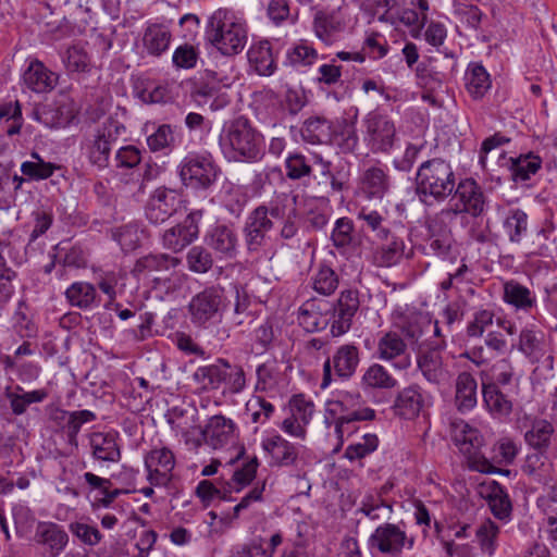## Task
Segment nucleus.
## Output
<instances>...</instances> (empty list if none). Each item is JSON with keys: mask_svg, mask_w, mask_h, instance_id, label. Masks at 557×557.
Returning <instances> with one entry per match:
<instances>
[{"mask_svg": "<svg viewBox=\"0 0 557 557\" xmlns=\"http://www.w3.org/2000/svg\"><path fill=\"white\" fill-rule=\"evenodd\" d=\"M374 418L375 410L366 405L359 392L336 391L325 403L324 423L334 429L341 443L356 431V422Z\"/></svg>", "mask_w": 557, "mask_h": 557, "instance_id": "nucleus-1", "label": "nucleus"}, {"mask_svg": "<svg viewBox=\"0 0 557 557\" xmlns=\"http://www.w3.org/2000/svg\"><path fill=\"white\" fill-rule=\"evenodd\" d=\"M521 471L536 482H546L554 471L550 451L534 449L529 453L521 466Z\"/></svg>", "mask_w": 557, "mask_h": 557, "instance_id": "nucleus-37", "label": "nucleus"}, {"mask_svg": "<svg viewBox=\"0 0 557 557\" xmlns=\"http://www.w3.org/2000/svg\"><path fill=\"white\" fill-rule=\"evenodd\" d=\"M221 387L223 395H235L246 388V375L244 369L238 364H232L221 359Z\"/></svg>", "mask_w": 557, "mask_h": 557, "instance_id": "nucleus-52", "label": "nucleus"}, {"mask_svg": "<svg viewBox=\"0 0 557 557\" xmlns=\"http://www.w3.org/2000/svg\"><path fill=\"white\" fill-rule=\"evenodd\" d=\"M219 147L228 161L257 162L263 154V136L245 116L224 122Z\"/></svg>", "mask_w": 557, "mask_h": 557, "instance_id": "nucleus-2", "label": "nucleus"}, {"mask_svg": "<svg viewBox=\"0 0 557 557\" xmlns=\"http://www.w3.org/2000/svg\"><path fill=\"white\" fill-rule=\"evenodd\" d=\"M502 300L516 312L530 313L537 307L535 292L513 278L503 283Z\"/></svg>", "mask_w": 557, "mask_h": 557, "instance_id": "nucleus-26", "label": "nucleus"}, {"mask_svg": "<svg viewBox=\"0 0 557 557\" xmlns=\"http://www.w3.org/2000/svg\"><path fill=\"white\" fill-rule=\"evenodd\" d=\"M166 420L174 435L182 437L187 446L191 448L201 446V438L199 437L196 414L194 412L188 414L183 409L173 408L166 414Z\"/></svg>", "mask_w": 557, "mask_h": 557, "instance_id": "nucleus-27", "label": "nucleus"}, {"mask_svg": "<svg viewBox=\"0 0 557 557\" xmlns=\"http://www.w3.org/2000/svg\"><path fill=\"white\" fill-rule=\"evenodd\" d=\"M517 349L524 358L535 366L532 375L537 380H547L553 375L555 359L545 339V335L535 325H528L521 329Z\"/></svg>", "mask_w": 557, "mask_h": 557, "instance_id": "nucleus-5", "label": "nucleus"}, {"mask_svg": "<svg viewBox=\"0 0 557 557\" xmlns=\"http://www.w3.org/2000/svg\"><path fill=\"white\" fill-rule=\"evenodd\" d=\"M286 176L292 181H300L310 177L312 164L310 160L299 151L289 152L284 162Z\"/></svg>", "mask_w": 557, "mask_h": 557, "instance_id": "nucleus-63", "label": "nucleus"}, {"mask_svg": "<svg viewBox=\"0 0 557 557\" xmlns=\"http://www.w3.org/2000/svg\"><path fill=\"white\" fill-rule=\"evenodd\" d=\"M171 38V32L166 26L153 24L146 28L143 42L149 54L160 55L168 50Z\"/></svg>", "mask_w": 557, "mask_h": 557, "instance_id": "nucleus-53", "label": "nucleus"}, {"mask_svg": "<svg viewBox=\"0 0 557 557\" xmlns=\"http://www.w3.org/2000/svg\"><path fill=\"white\" fill-rule=\"evenodd\" d=\"M375 356L388 362L396 370L404 371L411 366V356L403 334L397 331L381 332L376 342Z\"/></svg>", "mask_w": 557, "mask_h": 557, "instance_id": "nucleus-14", "label": "nucleus"}, {"mask_svg": "<svg viewBox=\"0 0 557 557\" xmlns=\"http://www.w3.org/2000/svg\"><path fill=\"white\" fill-rule=\"evenodd\" d=\"M329 144L336 145L342 152H354L359 146L356 121L341 119L333 122L332 140Z\"/></svg>", "mask_w": 557, "mask_h": 557, "instance_id": "nucleus-40", "label": "nucleus"}, {"mask_svg": "<svg viewBox=\"0 0 557 557\" xmlns=\"http://www.w3.org/2000/svg\"><path fill=\"white\" fill-rule=\"evenodd\" d=\"M360 362L359 348L354 344H345L339 346L333 354L332 358H327L323 364V379L321 386L327 387L334 375L342 380L350 379Z\"/></svg>", "mask_w": 557, "mask_h": 557, "instance_id": "nucleus-15", "label": "nucleus"}, {"mask_svg": "<svg viewBox=\"0 0 557 557\" xmlns=\"http://www.w3.org/2000/svg\"><path fill=\"white\" fill-rule=\"evenodd\" d=\"M65 297L73 307L90 310L100 305L96 287L87 282H75L65 290Z\"/></svg>", "mask_w": 557, "mask_h": 557, "instance_id": "nucleus-46", "label": "nucleus"}, {"mask_svg": "<svg viewBox=\"0 0 557 557\" xmlns=\"http://www.w3.org/2000/svg\"><path fill=\"white\" fill-rule=\"evenodd\" d=\"M188 308L195 325L208 327L218 324L226 308L224 292L219 287L206 288L191 298Z\"/></svg>", "mask_w": 557, "mask_h": 557, "instance_id": "nucleus-9", "label": "nucleus"}, {"mask_svg": "<svg viewBox=\"0 0 557 557\" xmlns=\"http://www.w3.org/2000/svg\"><path fill=\"white\" fill-rule=\"evenodd\" d=\"M555 433L554 425L546 419H534L524 433L525 443L533 449L549 450Z\"/></svg>", "mask_w": 557, "mask_h": 557, "instance_id": "nucleus-50", "label": "nucleus"}, {"mask_svg": "<svg viewBox=\"0 0 557 557\" xmlns=\"http://www.w3.org/2000/svg\"><path fill=\"white\" fill-rule=\"evenodd\" d=\"M208 247L219 259L231 260L238 252V237L232 226L220 224L208 231L205 238Z\"/></svg>", "mask_w": 557, "mask_h": 557, "instance_id": "nucleus-25", "label": "nucleus"}, {"mask_svg": "<svg viewBox=\"0 0 557 557\" xmlns=\"http://www.w3.org/2000/svg\"><path fill=\"white\" fill-rule=\"evenodd\" d=\"M476 379L467 371L460 372L455 381V406L461 413L471 411L478 404Z\"/></svg>", "mask_w": 557, "mask_h": 557, "instance_id": "nucleus-36", "label": "nucleus"}, {"mask_svg": "<svg viewBox=\"0 0 557 557\" xmlns=\"http://www.w3.org/2000/svg\"><path fill=\"white\" fill-rule=\"evenodd\" d=\"M201 218V210L191 211L183 223L166 230L162 236L163 246L174 252L183 250L198 237Z\"/></svg>", "mask_w": 557, "mask_h": 557, "instance_id": "nucleus-21", "label": "nucleus"}, {"mask_svg": "<svg viewBox=\"0 0 557 557\" xmlns=\"http://www.w3.org/2000/svg\"><path fill=\"white\" fill-rule=\"evenodd\" d=\"M449 433L453 442L462 454H475L484 443L481 432L459 418L450 420Z\"/></svg>", "mask_w": 557, "mask_h": 557, "instance_id": "nucleus-32", "label": "nucleus"}, {"mask_svg": "<svg viewBox=\"0 0 557 557\" xmlns=\"http://www.w3.org/2000/svg\"><path fill=\"white\" fill-rule=\"evenodd\" d=\"M78 486L81 488L87 487L89 492H100L107 503H111L121 494L120 490L111 488L112 483L109 479L101 478L92 472H85L83 475H81L78 478Z\"/></svg>", "mask_w": 557, "mask_h": 557, "instance_id": "nucleus-62", "label": "nucleus"}, {"mask_svg": "<svg viewBox=\"0 0 557 557\" xmlns=\"http://www.w3.org/2000/svg\"><path fill=\"white\" fill-rule=\"evenodd\" d=\"M358 308L359 298L357 292L349 289L341 293L331 325V332L334 336H341L349 331Z\"/></svg>", "mask_w": 557, "mask_h": 557, "instance_id": "nucleus-33", "label": "nucleus"}, {"mask_svg": "<svg viewBox=\"0 0 557 557\" xmlns=\"http://www.w3.org/2000/svg\"><path fill=\"white\" fill-rule=\"evenodd\" d=\"M416 540L404 523L384 522L368 539V548L374 557H400L405 549H412Z\"/></svg>", "mask_w": 557, "mask_h": 557, "instance_id": "nucleus-7", "label": "nucleus"}, {"mask_svg": "<svg viewBox=\"0 0 557 557\" xmlns=\"http://www.w3.org/2000/svg\"><path fill=\"white\" fill-rule=\"evenodd\" d=\"M362 140L366 147L374 154L389 153L398 138L394 120L379 109L368 112L362 121Z\"/></svg>", "mask_w": 557, "mask_h": 557, "instance_id": "nucleus-6", "label": "nucleus"}, {"mask_svg": "<svg viewBox=\"0 0 557 557\" xmlns=\"http://www.w3.org/2000/svg\"><path fill=\"white\" fill-rule=\"evenodd\" d=\"M206 38L223 55L237 54L247 42L246 23L235 11L218 9L208 21Z\"/></svg>", "mask_w": 557, "mask_h": 557, "instance_id": "nucleus-3", "label": "nucleus"}, {"mask_svg": "<svg viewBox=\"0 0 557 557\" xmlns=\"http://www.w3.org/2000/svg\"><path fill=\"white\" fill-rule=\"evenodd\" d=\"M495 313L491 309L481 308L473 312L467 322L466 335L469 338H481L494 324Z\"/></svg>", "mask_w": 557, "mask_h": 557, "instance_id": "nucleus-64", "label": "nucleus"}, {"mask_svg": "<svg viewBox=\"0 0 557 557\" xmlns=\"http://www.w3.org/2000/svg\"><path fill=\"white\" fill-rule=\"evenodd\" d=\"M123 131L124 127L117 121L108 120L87 139L86 152L94 165L99 169L108 166L112 145Z\"/></svg>", "mask_w": 557, "mask_h": 557, "instance_id": "nucleus-12", "label": "nucleus"}, {"mask_svg": "<svg viewBox=\"0 0 557 557\" xmlns=\"http://www.w3.org/2000/svg\"><path fill=\"white\" fill-rule=\"evenodd\" d=\"M480 495L487 502L493 516L502 523H508L512 518V505L508 493L496 481H487L480 485Z\"/></svg>", "mask_w": 557, "mask_h": 557, "instance_id": "nucleus-24", "label": "nucleus"}, {"mask_svg": "<svg viewBox=\"0 0 557 557\" xmlns=\"http://www.w3.org/2000/svg\"><path fill=\"white\" fill-rule=\"evenodd\" d=\"M119 434L114 431H92L88 435L89 447L94 459L106 462H119L121 449Z\"/></svg>", "mask_w": 557, "mask_h": 557, "instance_id": "nucleus-30", "label": "nucleus"}, {"mask_svg": "<svg viewBox=\"0 0 557 557\" xmlns=\"http://www.w3.org/2000/svg\"><path fill=\"white\" fill-rule=\"evenodd\" d=\"M391 186L389 169L382 162L368 166L360 176L359 190L368 200L383 199Z\"/></svg>", "mask_w": 557, "mask_h": 557, "instance_id": "nucleus-20", "label": "nucleus"}, {"mask_svg": "<svg viewBox=\"0 0 557 557\" xmlns=\"http://www.w3.org/2000/svg\"><path fill=\"white\" fill-rule=\"evenodd\" d=\"M250 67L261 76L272 75L276 69V57L269 40L252 42L247 51Z\"/></svg>", "mask_w": 557, "mask_h": 557, "instance_id": "nucleus-34", "label": "nucleus"}, {"mask_svg": "<svg viewBox=\"0 0 557 557\" xmlns=\"http://www.w3.org/2000/svg\"><path fill=\"white\" fill-rule=\"evenodd\" d=\"M331 240L337 251L346 258H350L357 248L354 236V223L349 218L336 220L331 233Z\"/></svg>", "mask_w": 557, "mask_h": 557, "instance_id": "nucleus-44", "label": "nucleus"}, {"mask_svg": "<svg viewBox=\"0 0 557 557\" xmlns=\"http://www.w3.org/2000/svg\"><path fill=\"white\" fill-rule=\"evenodd\" d=\"M358 510L372 521L387 520L393 512L392 506L374 494L364 495Z\"/></svg>", "mask_w": 557, "mask_h": 557, "instance_id": "nucleus-61", "label": "nucleus"}, {"mask_svg": "<svg viewBox=\"0 0 557 557\" xmlns=\"http://www.w3.org/2000/svg\"><path fill=\"white\" fill-rule=\"evenodd\" d=\"M255 210L263 211L265 218L272 221H283L295 213V206L286 193L275 195L269 202L257 207Z\"/></svg>", "mask_w": 557, "mask_h": 557, "instance_id": "nucleus-56", "label": "nucleus"}, {"mask_svg": "<svg viewBox=\"0 0 557 557\" xmlns=\"http://www.w3.org/2000/svg\"><path fill=\"white\" fill-rule=\"evenodd\" d=\"M357 220L361 222L363 231H370L379 240H387L391 236V228L387 223L386 213L370 209L369 207H361L357 211Z\"/></svg>", "mask_w": 557, "mask_h": 557, "instance_id": "nucleus-47", "label": "nucleus"}, {"mask_svg": "<svg viewBox=\"0 0 557 557\" xmlns=\"http://www.w3.org/2000/svg\"><path fill=\"white\" fill-rule=\"evenodd\" d=\"M466 89L471 98L482 99L492 86L491 76L480 63H470L465 73Z\"/></svg>", "mask_w": 557, "mask_h": 557, "instance_id": "nucleus-48", "label": "nucleus"}, {"mask_svg": "<svg viewBox=\"0 0 557 557\" xmlns=\"http://www.w3.org/2000/svg\"><path fill=\"white\" fill-rule=\"evenodd\" d=\"M432 405V396L419 384L412 383L398 391L392 409L395 416L414 420Z\"/></svg>", "mask_w": 557, "mask_h": 557, "instance_id": "nucleus-16", "label": "nucleus"}, {"mask_svg": "<svg viewBox=\"0 0 557 557\" xmlns=\"http://www.w3.org/2000/svg\"><path fill=\"white\" fill-rule=\"evenodd\" d=\"M180 260L165 253H150L139 258L133 269V273L141 277H150L154 272L169 271L175 268Z\"/></svg>", "mask_w": 557, "mask_h": 557, "instance_id": "nucleus-45", "label": "nucleus"}, {"mask_svg": "<svg viewBox=\"0 0 557 557\" xmlns=\"http://www.w3.org/2000/svg\"><path fill=\"white\" fill-rule=\"evenodd\" d=\"M499 525L487 518L475 531V537L483 554L493 556L498 547Z\"/></svg>", "mask_w": 557, "mask_h": 557, "instance_id": "nucleus-60", "label": "nucleus"}, {"mask_svg": "<svg viewBox=\"0 0 557 557\" xmlns=\"http://www.w3.org/2000/svg\"><path fill=\"white\" fill-rule=\"evenodd\" d=\"M146 143L150 151L169 154L176 146L175 131L170 124H160L145 127Z\"/></svg>", "mask_w": 557, "mask_h": 557, "instance_id": "nucleus-39", "label": "nucleus"}, {"mask_svg": "<svg viewBox=\"0 0 557 557\" xmlns=\"http://www.w3.org/2000/svg\"><path fill=\"white\" fill-rule=\"evenodd\" d=\"M274 222L270 218H265L263 211L253 210L248 215L244 236L247 249L249 251H259L268 239V233L273 228Z\"/></svg>", "mask_w": 557, "mask_h": 557, "instance_id": "nucleus-28", "label": "nucleus"}, {"mask_svg": "<svg viewBox=\"0 0 557 557\" xmlns=\"http://www.w3.org/2000/svg\"><path fill=\"white\" fill-rule=\"evenodd\" d=\"M22 78L28 89L38 94L52 90L58 83V76L38 60L29 62Z\"/></svg>", "mask_w": 557, "mask_h": 557, "instance_id": "nucleus-35", "label": "nucleus"}, {"mask_svg": "<svg viewBox=\"0 0 557 557\" xmlns=\"http://www.w3.org/2000/svg\"><path fill=\"white\" fill-rule=\"evenodd\" d=\"M146 479L156 487H168L174 476L176 459L174 453L165 446L153 447L145 454Z\"/></svg>", "mask_w": 557, "mask_h": 557, "instance_id": "nucleus-13", "label": "nucleus"}, {"mask_svg": "<svg viewBox=\"0 0 557 557\" xmlns=\"http://www.w3.org/2000/svg\"><path fill=\"white\" fill-rule=\"evenodd\" d=\"M437 225L433 221L429 224V238L423 249L426 255H434L444 258L448 255L451 246V235L447 228H441L436 232Z\"/></svg>", "mask_w": 557, "mask_h": 557, "instance_id": "nucleus-55", "label": "nucleus"}, {"mask_svg": "<svg viewBox=\"0 0 557 557\" xmlns=\"http://www.w3.org/2000/svg\"><path fill=\"white\" fill-rule=\"evenodd\" d=\"M417 195L420 200L445 201L450 197L456 186V175L451 165L443 159H432L423 162L417 172Z\"/></svg>", "mask_w": 557, "mask_h": 557, "instance_id": "nucleus-4", "label": "nucleus"}, {"mask_svg": "<svg viewBox=\"0 0 557 557\" xmlns=\"http://www.w3.org/2000/svg\"><path fill=\"white\" fill-rule=\"evenodd\" d=\"M221 359L214 363L202 366L193 373V381L205 392L216 391L221 388Z\"/></svg>", "mask_w": 557, "mask_h": 557, "instance_id": "nucleus-57", "label": "nucleus"}, {"mask_svg": "<svg viewBox=\"0 0 557 557\" xmlns=\"http://www.w3.org/2000/svg\"><path fill=\"white\" fill-rule=\"evenodd\" d=\"M261 447L272 462L280 467L296 466L306 450L304 445L292 443L276 432L263 437Z\"/></svg>", "mask_w": 557, "mask_h": 557, "instance_id": "nucleus-18", "label": "nucleus"}, {"mask_svg": "<svg viewBox=\"0 0 557 557\" xmlns=\"http://www.w3.org/2000/svg\"><path fill=\"white\" fill-rule=\"evenodd\" d=\"M178 172L183 184L194 189H207L218 177V166L209 153H188Z\"/></svg>", "mask_w": 557, "mask_h": 557, "instance_id": "nucleus-10", "label": "nucleus"}, {"mask_svg": "<svg viewBox=\"0 0 557 557\" xmlns=\"http://www.w3.org/2000/svg\"><path fill=\"white\" fill-rule=\"evenodd\" d=\"M333 121L325 117H310L305 121L300 134L302 139L311 145L329 144L332 140Z\"/></svg>", "mask_w": 557, "mask_h": 557, "instance_id": "nucleus-49", "label": "nucleus"}, {"mask_svg": "<svg viewBox=\"0 0 557 557\" xmlns=\"http://www.w3.org/2000/svg\"><path fill=\"white\" fill-rule=\"evenodd\" d=\"M34 541L45 546L51 557H57L65 549L69 535L58 523L39 521L35 529Z\"/></svg>", "mask_w": 557, "mask_h": 557, "instance_id": "nucleus-29", "label": "nucleus"}, {"mask_svg": "<svg viewBox=\"0 0 557 557\" xmlns=\"http://www.w3.org/2000/svg\"><path fill=\"white\" fill-rule=\"evenodd\" d=\"M358 18L348 4H343L331 11H318L312 21L315 37L326 46H332L343 33L350 30Z\"/></svg>", "mask_w": 557, "mask_h": 557, "instance_id": "nucleus-8", "label": "nucleus"}, {"mask_svg": "<svg viewBox=\"0 0 557 557\" xmlns=\"http://www.w3.org/2000/svg\"><path fill=\"white\" fill-rule=\"evenodd\" d=\"M417 366L425 381L432 385L446 386L451 381L453 372L440 348L420 351L417 356Z\"/></svg>", "mask_w": 557, "mask_h": 557, "instance_id": "nucleus-19", "label": "nucleus"}, {"mask_svg": "<svg viewBox=\"0 0 557 557\" xmlns=\"http://www.w3.org/2000/svg\"><path fill=\"white\" fill-rule=\"evenodd\" d=\"M4 394L14 416L24 414L30 405L42 403L48 397V392L45 388L26 392L20 385L7 388Z\"/></svg>", "mask_w": 557, "mask_h": 557, "instance_id": "nucleus-41", "label": "nucleus"}, {"mask_svg": "<svg viewBox=\"0 0 557 557\" xmlns=\"http://www.w3.org/2000/svg\"><path fill=\"white\" fill-rule=\"evenodd\" d=\"M508 166L512 181L521 183L537 173L542 166V159L534 153L521 154L517 158H509Z\"/></svg>", "mask_w": 557, "mask_h": 557, "instance_id": "nucleus-51", "label": "nucleus"}, {"mask_svg": "<svg viewBox=\"0 0 557 557\" xmlns=\"http://www.w3.org/2000/svg\"><path fill=\"white\" fill-rule=\"evenodd\" d=\"M482 396L483 405L493 418L504 419L511 413L512 403L496 383L482 382Z\"/></svg>", "mask_w": 557, "mask_h": 557, "instance_id": "nucleus-38", "label": "nucleus"}, {"mask_svg": "<svg viewBox=\"0 0 557 557\" xmlns=\"http://www.w3.org/2000/svg\"><path fill=\"white\" fill-rule=\"evenodd\" d=\"M181 198L173 189L157 188L146 205V218L153 224H160L170 219L178 209Z\"/></svg>", "mask_w": 557, "mask_h": 557, "instance_id": "nucleus-22", "label": "nucleus"}, {"mask_svg": "<svg viewBox=\"0 0 557 557\" xmlns=\"http://www.w3.org/2000/svg\"><path fill=\"white\" fill-rule=\"evenodd\" d=\"M507 350L506 337L500 332L490 331L484 337V345L473 346L461 352L460 358L467 359L480 368L491 363L496 357L505 355Z\"/></svg>", "mask_w": 557, "mask_h": 557, "instance_id": "nucleus-23", "label": "nucleus"}, {"mask_svg": "<svg viewBox=\"0 0 557 557\" xmlns=\"http://www.w3.org/2000/svg\"><path fill=\"white\" fill-rule=\"evenodd\" d=\"M386 243L374 247L367 260L379 268H392L401 262L406 255V244L403 238L391 234Z\"/></svg>", "mask_w": 557, "mask_h": 557, "instance_id": "nucleus-31", "label": "nucleus"}, {"mask_svg": "<svg viewBox=\"0 0 557 557\" xmlns=\"http://www.w3.org/2000/svg\"><path fill=\"white\" fill-rule=\"evenodd\" d=\"M112 238L124 251H133L138 248L144 238V230L138 223H128L112 230Z\"/></svg>", "mask_w": 557, "mask_h": 557, "instance_id": "nucleus-59", "label": "nucleus"}, {"mask_svg": "<svg viewBox=\"0 0 557 557\" xmlns=\"http://www.w3.org/2000/svg\"><path fill=\"white\" fill-rule=\"evenodd\" d=\"M360 385L364 392L388 391L397 387L398 381L384 366L372 363L364 370Z\"/></svg>", "mask_w": 557, "mask_h": 557, "instance_id": "nucleus-43", "label": "nucleus"}, {"mask_svg": "<svg viewBox=\"0 0 557 557\" xmlns=\"http://www.w3.org/2000/svg\"><path fill=\"white\" fill-rule=\"evenodd\" d=\"M32 160L24 161L21 164L22 174L30 181H44L53 175L59 166L51 162H46L37 152L30 153Z\"/></svg>", "mask_w": 557, "mask_h": 557, "instance_id": "nucleus-58", "label": "nucleus"}, {"mask_svg": "<svg viewBox=\"0 0 557 557\" xmlns=\"http://www.w3.org/2000/svg\"><path fill=\"white\" fill-rule=\"evenodd\" d=\"M503 228L511 243H520L528 231V214L519 208L508 209L504 214Z\"/></svg>", "mask_w": 557, "mask_h": 557, "instance_id": "nucleus-54", "label": "nucleus"}, {"mask_svg": "<svg viewBox=\"0 0 557 557\" xmlns=\"http://www.w3.org/2000/svg\"><path fill=\"white\" fill-rule=\"evenodd\" d=\"M319 59V52L313 44L307 39L294 42L285 53V64L295 70H304L312 66Z\"/></svg>", "mask_w": 557, "mask_h": 557, "instance_id": "nucleus-42", "label": "nucleus"}, {"mask_svg": "<svg viewBox=\"0 0 557 557\" xmlns=\"http://www.w3.org/2000/svg\"><path fill=\"white\" fill-rule=\"evenodd\" d=\"M238 436L237 424L223 414L210 417L199 430L201 445L205 443L213 449H222L233 445Z\"/></svg>", "mask_w": 557, "mask_h": 557, "instance_id": "nucleus-17", "label": "nucleus"}, {"mask_svg": "<svg viewBox=\"0 0 557 557\" xmlns=\"http://www.w3.org/2000/svg\"><path fill=\"white\" fill-rule=\"evenodd\" d=\"M451 196L449 208L442 210V214L468 213L478 218L485 211V195L482 187L472 178H466L456 184Z\"/></svg>", "mask_w": 557, "mask_h": 557, "instance_id": "nucleus-11", "label": "nucleus"}]
</instances>
